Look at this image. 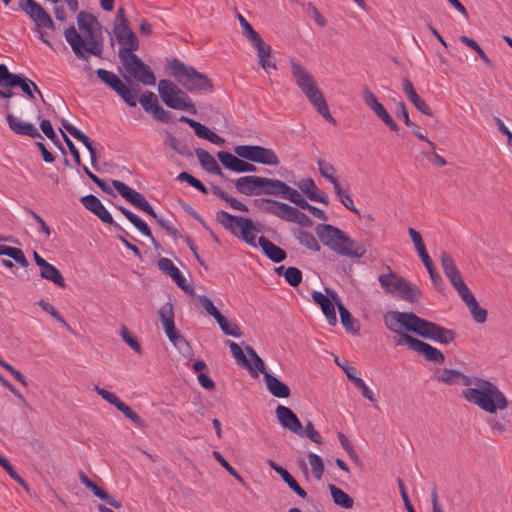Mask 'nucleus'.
Wrapping results in <instances>:
<instances>
[{"mask_svg": "<svg viewBox=\"0 0 512 512\" xmlns=\"http://www.w3.org/2000/svg\"><path fill=\"white\" fill-rule=\"evenodd\" d=\"M437 381L446 385H462V397L482 411L494 415L506 410L509 401L504 393L491 381L477 376H468L455 369L444 368L435 375Z\"/></svg>", "mask_w": 512, "mask_h": 512, "instance_id": "1", "label": "nucleus"}, {"mask_svg": "<svg viewBox=\"0 0 512 512\" xmlns=\"http://www.w3.org/2000/svg\"><path fill=\"white\" fill-rule=\"evenodd\" d=\"M77 24L79 29L84 32L85 38L77 32L74 26H70L64 31L65 39L76 57L86 62L89 61L88 54L100 58L103 52V36L97 18L88 12L80 11L77 15Z\"/></svg>", "mask_w": 512, "mask_h": 512, "instance_id": "2", "label": "nucleus"}, {"mask_svg": "<svg viewBox=\"0 0 512 512\" xmlns=\"http://www.w3.org/2000/svg\"><path fill=\"white\" fill-rule=\"evenodd\" d=\"M319 241L339 256H363L376 253L371 243L358 242L345 231L331 224H318L315 227Z\"/></svg>", "mask_w": 512, "mask_h": 512, "instance_id": "3", "label": "nucleus"}, {"mask_svg": "<svg viewBox=\"0 0 512 512\" xmlns=\"http://www.w3.org/2000/svg\"><path fill=\"white\" fill-rule=\"evenodd\" d=\"M289 64L296 85L308 101L326 121L336 124V119L331 115L324 94L318 87L312 74L294 58L289 59Z\"/></svg>", "mask_w": 512, "mask_h": 512, "instance_id": "4", "label": "nucleus"}, {"mask_svg": "<svg viewBox=\"0 0 512 512\" xmlns=\"http://www.w3.org/2000/svg\"><path fill=\"white\" fill-rule=\"evenodd\" d=\"M169 73L188 92H212L213 81L206 74L174 58L167 64Z\"/></svg>", "mask_w": 512, "mask_h": 512, "instance_id": "5", "label": "nucleus"}, {"mask_svg": "<svg viewBox=\"0 0 512 512\" xmlns=\"http://www.w3.org/2000/svg\"><path fill=\"white\" fill-rule=\"evenodd\" d=\"M255 205L263 212L274 215L287 222L297 223L302 227H311L313 221L305 213L286 203L273 199H256Z\"/></svg>", "mask_w": 512, "mask_h": 512, "instance_id": "6", "label": "nucleus"}, {"mask_svg": "<svg viewBox=\"0 0 512 512\" xmlns=\"http://www.w3.org/2000/svg\"><path fill=\"white\" fill-rule=\"evenodd\" d=\"M112 185L126 201L156 219L159 226L173 238L177 237L178 231L174 227L168 225L163 218H159L157 216L153 207L150 205L143 194L130 188L120 180H112Z\"/></svg>", "mask_w": 512, "mask_h": 512, "instance_id": "7", "label": "nucleus"}, {"mask_svg": "<svg viewBox=\"0 0 512 512\" xmlns=\"http://www.w3.org/2000/svg\"><path fill=\"white\" fill-rule=\"evenodd\" d=\"M381 287L388 293L401 298L404 301L414 303L421 296V290L414 284L410 283L403 277L397 276L395 273L381 274L378 277Z\"/></svg>", "mask_w": 512, "mask_h": 512, "instance_id": "8", "label": "nucleus"}, {"mask_svg": "<svg viewBox=\"0 0 512 512\" xmlns=\"http://www.w3.org/2000/svg\"><path fill=\"white\" fill-rule=\"evenodd\" d=\"M158 93L169 108L196 114L197 109L188 94L169 80H160Z\"/></svg>", "mask_w": 512, "mask_h": 512, "instance_id": "9", "label": "nucleus"}, {"mask_svg": "<svg viewBox=\"0 0 512 512\" xmlns=\"http://www.w3.org/2000/svg\"><path fill=\"white\" fill-rule=\"evenodd\" d=\"M119 59L125 70L122 76L128 84H131L132 80H135L144 85H155L156 77L153 71L135 53L127 54V56H123Z\"/></svg>", "mask_w": 512, "mask_h": 512, "instance_id": "10", "label": "nucleus"}, {"mask_svg": "<svg viewBox=\"0 0 512 512\" xmlns=\"http://www.w3.org/2000/svg\"><path fill=\"white\" fill-rule=\"evenodd\" d=\"M19 7L24 11L35 23L39 38L48 46L52 47L50 41L46 37L44 28L55 31L56 27L49 13L35 0H19Z\"/></svg>", "mask_w": 512, "mask_h": 512, "instance_id": "11", "label": "nucleus"}, {"mask_svg": "<svg viewBox=\"0 0 512 512\" xmlns=\"http://www.w3.org/2000/svg\"><path fill=\"white\" fill-rule=\"evenodd\" d=\"M385 327L402 338L407 332L415 333L420 317L413 312L388 311L383 316Z\"/></svg>", "mask_w": 512, "mask_h": 512, "instance_id": "12", "label": "nucleus"}, {"mask_svg": "<svg viewBox=\"0 0 512 512\" xmlns=\"http://www.w3.org/2000/svg\"><path fill=\"white\" fill-rule=\"evenodd\" d=\"M97 77L114 90L122 100L130 107L137 105L139 88L128 87L115 73L99 68L96 70Z\"/></svg>", "mask_w": 512, "mask_h": 512, "instance_id": "13", "label": "nucleus"}, {"mask_svg": "<svg viewBox=\"0 0 512 512\" xmlns=\"http://www.w3.org/2000/svg\"><path fill=\"white\" fill-rule=\"evenodd\" d=\"M415 334L445 345L452 343L457 336L454 330L447 329L423 318H420Z\"/></svg>", "mask_w": 512, "mask_h": 512, "instance_id": "14", "label": "nucleus"}, {"mask_svg": "<svg viewBox=\"0 0 512 512\" xmlns=\"http://www.w3.org/2000/svg\"><path fill=\"white\" fill-rule=\"evenodd\" d=\"M395 344H406L410 349L422 354L427 361L433 363L442 364L445 360L444 354L439 349L409 334H403L402 338L395 339Z\"/></svg>", "mask_w": 512, "mask_h": 512, "instance_id": "15", "label": "nucleus"}, {"mask_svg": "<svg viewBox=\"0 0 512 512\" xmlns=\"http://www.w3.org/2000/svg\"><path fill=\"white\" fill-rule=\"evenodd\" d=\"M113 32L121 45L118 51L119 58L134 54L139 49V41L128 24H114Z\"/></svg>", "mask_w": 512, "mask_h": 512, "instance_id": "16", "label": "nucleus"}, {"mask_svg": "<svg viewBox=\"0 0 512 512\" xmlns=\"http://www.w3.org/2000/svg\"><path fill=\"white\" fill-rule=\"evenodd\" d=\"M364 103L383 121V123L393 132L399 130L398 124L393 120L385 107L377 100L374 93L367 87L363 90Z\"/></svg>", "mask_w": 512, "mask_h": 512, "instance_id": "17", "label": "nucleus"}, {"mask_svg": "<svg viewBox=\"0 0 512 512\" xmlns=\"http://www.w3.org/2000/svg\"><path fill=\"white\" fill-rule=\"evenodd\" d=\"M139 102L142 105L143 109L146 112H151L153 117L162 123H169L173 121L171 117V113L165 110L158 102L157 96L151 92H144L140 98Z\"/></svg>", "mask_w": 512, "mask_h": 512, "instance_id": "18", "label": "nucleus"}, {"mask_svg": "<svg viewBox=\"0 0 512 512\" xmlns=\"http://www.w3.org/2000/svg\"><path fill=\"white\" fill-rule=\"evenodd\" d=\"M325 292L330 297H332V300L335 302L338 308L341 324L346 329V331L352 333L353 335L359 334L360 325L358 321L351 315V313L343 305L338 294L333 289L328 287L325 288Z\"/></svg>", "mask_w": 512, "mask_h": 512, "instance_id": "19", "label": "nucleus"}, {"mask_svg": "<svg viewBox=\"0 0 512 512\" xmlns=\"http://www.w3.org/2000/svg\"><path fill=\"white\" fill-rule=\"evenodd\" d=\"M275 413L282 427L298 436L304 435V429L299 418L289 407L278 405Z\"/></svg>", "mask_w": 512, "mask_h": 512, "instance_id": "20", "label": "nucleus"}, {"mask_svg": "<svg viewBox=\"0 0 512 512\" xmlns=\"http://www.w3.org/2000/svg\"><path fill=\"white\" fill-rule=\"evenodd\" d=\"M158 268L165 274L169 275L173 281L180 287L184 292L189 295H194L195 290L193 286L187 282L183 277L179 269L173 264L170 258H159Z\"/></svg>", "mask_w": 512, "mask_h": 512, "instance_id": "21", "label": "nucleus"}, {"mask_svg": "<svg viewBox=\"0 0 512 512\" xmlns=\"http://www.w3.org/2000/svg\"><path fill=\"white\" fill-rule=\"evenodd\" d=\"M80 201L87 210L95 214L103 223L114 225L115 228L122 230V228L114 222L112 215L96 196L89 194L83 196Z\"/></svg>", "mask_w": 512, "mask_h": 512, "instance_id": "22", "label": "nucleus"}, {"mask_svg": "<svg viewBox=\"0 0 512 512\" xmlns=\"http://www.w3.org/2000/svg\"><path fill=\"white\" fill-rule=\"evenodd\" d=\"M217 158L225 168L237 173L255 172L257 170L253 164L239 159L238 156L226 151H219Z\"/></svg>", "mask_w": 512, "mask_h": 512, "instance_id": "23", "label": "nucleus"}, {"mask_svg": "<svg viewBox=\"0 0 512 512\" xmlns=\"http://www.w3.org/2000/svg\"><path fill=\"white\" fill-rule=\"evenodd\" d=\"M159 319L163 325L164 332L171 342L181 335L174 322L173 304L171 302L163 305L158 311Z\"/></svg>", "mask_w": 512, "mask_h": 512, "instance_id": "24", "label": "nucleus"}, {"mask_svg": "<svg viewBox=\"0 0 512 512\" xmlns=\"http://www.w3.org/2000/svg\"><path fill=\"white\" fill-rule=\"evenodd\" d=\"M257 50L258 64L268 72L269 69L277 70L276 59L272 54V48L269 44L259 37L257 40L251 42Z\"/></svg>", "mask_w": 512, "mask_h": 512, "instance_id": "25", "label": "nucleus"}, {"mask_svg": "<svg viewBox=\"0 0 512 512\" xmlns=\"http://www.w3.org/2000/svg\"><path fill=\"white\" fill-rule=\"evenodd\" d=\"M80 482L89 489L94 496L98 497L99 499L105 501L110 506L114 507L115 509L122 508V503L115 499L113 496H111L106 490L99 487L95 482H93L82 470L78 473Z\"/></svg>", "mask_w": 512, "mask_h": 512, "instance_id": "26", "label": "nucleus"}, {"mask_svg": "<svg viewBox=\"0 0 512 512\" xmlns=\"http://www.w3.org/2000/svg\"><path fill=\"white\" fill-rule=\"evenodd\" d=\"M312 299L321 308L323 314L327 318L329 325L335 326L337 324V317L335 312L336 304L332 300V297L319 291H313Z\"/></svg>", "mask_w": 512, "mask_h": 512, "instance_id": "27", "label": "nucleus"}, {"mask_svg": "<svg viewBox=\"0 0 512 512\" xmlns=\"http://www.w3.org/2000/svg\"><path fill=\"white\" fill-rule=\"evenodd\" d=\"M297 186L309 200L329 205V197L327 193L324 191H319L312 178L300 179L297 183Z\"/></svg>", "mask_w": 512, "mask_h": 512, "instance_id": "28", "label": "nucleus"}, {"mask_svg": "<svg viewBox=\"0 0 512 512\" xmlns=\"http://www.w3.org/2000/svg\"><path fill=\"white\" fill-rule=\"evenodd\" d=\"M9 128L18 135H25L31 138H42L38 129L31 123L23 122L11 113L6 115Z\"/></svg>", "mask_w": 512, "mask_h": 512, "instance_id": "29", "label": "nucleus"}, {"mask_svg": "<svg viewBox=\"0 0 512 512\" xmlns=\"http://www.w3.org/2000/svg\"><path fill=\"white\" fill-rule=\"evenodd\" d=\"M62 126L78 141L82 142L83 145L88 149L90 158H91V164L92 166L98 170L97 166V150L93 146L92 140L84 134L82 131L77 129L75 126L67 122L65 119L62 120Z\"/></svg>", "mask_w": 512, "mask_h": 512, "instance_id": "30", "label": "nucleus"}, {"mask_svg": "<svg viewBox=\"0 0 512 512\" xmlns=\"http://www.w3.org/2000/svg\"><path fill=\"white\" fill-rule=\"evenodd\" d=\"M262 177L260 176H243L235 181V188L240 194L247 196H259L261 190Z\"/></svg>", "mask_w": 512, "mask_h": 512, "instance_id": "31", "label": "nucleus"}, {"mask_svg": "<svg viewBox=\"0 0 512 512\" xmlns=\"http://www.w3.org/2000/svg\"><path fill=\"white\" fill-rule=\"evenodd\" d=\"M402 89L407 98L413 105L423 114L432 116L431 108L426 102L417 94L412 82L408 78H404L402 81Z\"/></svg>", "mask_w": 512, "mask_h": 512, "instance_id": "32", "label": "nucleus"}, {"mask_svg": "<svg viewBox=\"0 0 512 512\" xmlns=\"http://www.w3.org/2000/svg\"><path fill=\"white\" fill-rule=\"evenodd\" d=\"M34 260L40 267V275L42 278L52 281L59 287H65L64 277L56 267L48 263L45 258H34Z\"/></svg>", "mask_w": 512, "mask_h": 512, "instance_id": "33", "label": "nucleus"}, {"mask_svg": "<svg viewBox=\"0 0 512 512\" xmlns=\"http://www.w3.org/2000/svg\"><path fill=\"white\" fill-rule=\"evenodd\" d=\"M265 383L268 391L277 398H288L290 388L271 373H265Z\"/></svg>", "mask_w": 512, "mask_h": 512, "instance_id": "34", "label": "nucleus"}, {"mask_svg": "<svg viewBox=\"0 0 512 512\" xmlns=\"http://www.w3.org/2000/svg\"><path fill=\"white\" fill-rule=\"evenodd\" d=\"M195 154L199 160L200 165L205 171L211 174L218 175L220 177H224L221 168L219 167L216 160L209 152L201 148H196Z\"/></svg>", "mask_w": 512, "mask_h": 512, "instance_id": "35", "label": "nucleus"}, {"mask_svg": "<svg viewBox=\"0 0 512 512\" xmlns=\"http://www.w3.org/2000/svg\"><path fill=\"white\" fill-rule=\"evenodd\" d=\"M487 424L494 432L506 433L512 428V413L506 411L499 416L489 417L487 418Z\"/></svg>", "mask_w": 512, "mask_h": 512, "instance_id": "36", "label": "nucleus"}, {"mask_svg": "<svg viewBox=\"0 0 512 512\" xmlns=\"http://www.w3.org/2000/svg\"><path fill=\"white\" fill-rule=\"evenodd\" d=\"M286 183L278 179L262 177L260 195H271L282 197Z\"/></svg>", "mask_w": 512, "mask_h": 512, "instance_id": "37", "label": "nucleus"}, {"mask_svg": "<svg viewBox=\"0 0 512 512\" xmlns=\"http://www.w3.org/2000/svg\"><path fill=\"white\" fill-rule=\"evenodd\" d=\"M255 157L254 162L263 164V165H270V166H276L279 164V158L277 154L274 152V150L265 148L262 146H256L255 151Z\"/></svg>", "mask_w": 512, "mask_h": 512, "instance_id": "38", "label": "nucleus"}, {"mask_svg": "<svg viewBox=\"0 0 512 512\" xmlns=\"http://www.w3.org/2000/svg\"><path fill=\"white\" fill-rule=\"evenodd\" d=\"M328 489L330 491L333 502L344 509H351L354 505L353 498L346 492L336 487L334 484H329Z\"/></svg>", "mask_w": 512, "mask_h": 512, "instance_id": "39", "label": "nucleus"}, {"mask_svg": "<svg viewBox=\"0 0 512 512\" xmlns=\"http://www.w3.org/2000/svg\"><path fill=\"white\" fill-rule=\"evenodd\" d=\"M165 143L176 153L184 157H192V151L188 144L176 138L172 133H165Z\"/></svg>", "mask_w": 512, "mask_h": 512, "instance_id": "40", "label": "nucleus"}, {"mask_svg": "<svg viewBox=\"0 0 512 512\" xmlns=\"http://www.w3.org/2000/svg\"><path fill=\"white\" fill-rule=\"evenodd\" d=\"M441 261L445 275L448 277L453 286L457 285L459 281L461 282L463 280L457 266L453 262V258H441Z\"/></svg>", "mask_w": 512, "mask_h": 512, "instance_id": "41", "label": "nucleus"}, {"mask_svg": "<svg viewBox=\"0 0 512 512\" xmlns=\"http://www.w3.org/2000/svg\"><path fill=\"white\" fill-rule=\"evenodd\" d=\"M212 193L214 195H216L217 197H219L220 199H222V200L226 201L227 203H229V205L233 209L241 211V212H247L248 211V208H247V206L245 204H243L242 202H240L236 198L229 196L219 186H216V185L212 186Z\"/></svg>", "mask_w": 512, "mask_h": 512, "instance_id": "42", "label": "nucleus"}, {"mask_svg": "<svg viewBox=\"0 0 512 512\" xmlns=\"http://www.w3.org/2000/svg\"><path fill=\"white\" fill-rule=\"evenodd\" d=\"M334 192L337 195L339 201L341 204L347 208L349 211L353 212L357 216H360L359 210L355 207L353 199L349 193V190H343L341 188V185L338 184L337 186H334Z\"/></svg>", "mask_w": 512, "mask_h": 512, "instance_id": "43", "label": "nucleus"}, {"mask_svg": "<svg viewBox=\"0 0 512 512\" xmlns=\"http://www.w3.org/2000/svg\"><path fill=\"white\" fill-rule=\"evenodd\" d=\"M317 165L320 175L328 180L333 185V187L340 184L338 179L335 177L336 170L331 163L322 159H318Z\"/></svg>", "mask_w": 512, "mask_h": 512, "instance_id": "44", "label": "nucleus"}, {"mask_svg": "<svg viewBox=\"0 0 512 512\" xmlns=\"http://www.w3.org/2000/svg\"><path fill=\"white\" fill-rule=\"evenodd\" d=\"M257 243V245L262 248L265 256H287L286 252L282 248L276 246L264 236H259Z\"/></svg>", "mask_w": 512, "mask_h": 512, "instance_id": "45", "label": "nucleus"}, {"mask_svg": "<svg viewBox=\"0 0 512 512\" xmlns=\"http://www.w3.org/2000/svg\"><path fill=\"white\" fill-rule=\"evenodd\" d=\"M296 239L300 245L306 247L310 251H319L320 249L317 239L310 232L299 230L296 233Z\"/></svg>", "mask_w": 512, "mask_h": 512, "instance_id": "46", "label": "nucleus"}, {"mask_svg": "<svg viewBox=\"0 0 512 512\" xmlns=\"http://www.w3.org/2000/svg\"><path fill=\"white\" fill-rule=\"evenodd\" d=\"M308 460L311 466L313 477L320 481L324 474V463L322 458L314 452H309Z\"/></svg>", "mask_w": 512, "mask_h": 512, "instance_id": "47", "label": "nucleus"}, {"mask_svg": "<svg viewBox=\"0 0 512 512\" xmlns=\"http://www.w3.org/2000/svg\"><path fill=\"white\" fill-rule=\"evenodd\" d=\"M279 476L282 480L287 484V486L295 492L300 498L306 499L307 492L298 484L295 478L288 472V470L284 469Z\"/></svg>", "mask_w": 512, "mask_h": 512, "instance_id": "48", "label": "nucleus"}, {"mask_svg": "<svg viewBox=\"0 0 512 512\" xmlns=\"http://www.w3.org/2000/svg\"><path fill=\"white\" fill-rule=\"evenodd\" d=\"M3 242L17 243V240L14 239L12 236H9V237L0 236V256H24V253L20 248L5 245Z\"/></svg>", "mask_w": 512, "mask_h": 512, "instance_id": "49", "label": "nucleus"}, {"mask_svg": "<svg viewBox=\"0 0 512 512\" xmlns=\"http://www.w3.org/2000/svg\"><path fill=\"white\" fill-rule=\"evenodd\" d=\"M17 87H19L22 90V92L25 95H27L28 98H30L32 100L36 99L34 92H37L40 95V97L42 98V101L45 103V100L43 98L41 91L39 90L38 86L31 79L23 76L20 81V84H18Z\"/></svg>", "mask_w": 512, "mask_h": 512, "instance_id": "50", "label": "nucleus"}, {"mask_svg": "<svg viewBox=\"0 0 512 512\" xmlns=\"http://www.w3.org/2000/svg\"><path fill=\"white\" fill-rule=\"evenodd\" d=\"M171 343L177 348L184 358L187 360H191L193 358V348L182 334L179 335L177 339L172 340Z\"/></svg>", "mask_w": 512, "mask_h": 512, "instance_id": "51", "label": "nucleus"}, {"mask_svg": "<svg viewBox=\"0 0 512 512\" xmlns=\"http://www.w3.org/2000/svg\"><path fill=\"white\" fill-rule=\"evenodd\" d=\"M224 334L230 335L236 338L241 337L242 332L238 325L230 323L225 316L222 314L215 320Z\"/></svg>", "mask_w": 512, "mask_h": 512, "instance_id": "52", "label": "nucleus"}, {"mask_svg": "<svg viewBox=\"0 0 512 512\" xmlns=\"http://www.w3.org/2000/svg\"><path fill=\"white\" fill-rule=\"evenodd\" d=\"M466 305L476 323L482 324L487 320V310L480 307L475 298L466 303Z\"/></svg>", "mask_w": 512, "mask_h": 512, "instance_id": "53", "label": "nucleus"}, {"mask_svg": "<svg viewBox=\"0 0 512 512\" xmlns=\"http://www.w3.org/2000/svg\"><path fill=\"white\" fill-rule=\"evenodd\" d=\"M125 417L130 419L134 424L141 428L147 427V422L144 421L136 412H134L127 404L120 402L116 407Z\"/></svg>", "mask_w": 512, "mask_h": 512, "instance_id": "54", "label": "nucleus"}, {"mask_svg": "<svg viewBox=\"0 0 512 512\" xmlns=\"http://www.w3.org/2000/svg\"><path fill=\"white\" fill-rule=\"evenodd\" d=\"M213 457L215 460L238 482L245 485L244 479L241 477V475L226 461V459L222 456V454L219 451L214 450L212 452Z\"/></svg>", "mask_w": 512, "mask_h": 512, "instance_id": "55", "label": "nucleus"}, {"mask_svg": "<svg viewBox=\"0 0 512 512\" xmlns=\"http://www.w3.org/2000/svg\"><path fill=\"white\" fill-rule=\"evenodd\" d=\"M337 436H338V439H339V442L342 446V448L346 451V453L349 455L350 459L356 463V464H359L360 463V458H359V455L358 453L356 452V450L354 449L353 445L351 444V442L349 441V439L345 436L344 433L342 432H338L337 433Z\"/></svg>", "mask_w": 512, "mask_h": 512, "instance_id": "56", "label": "nucleus"}, {"mask_svg": "<svg viewBox=\"0 0 512 512\" xmlns=\"http://www.w3.org/2000/svg\"><path fill=\"white\" fill-rule=\"evenodd\" d=\"M237 18L239 20V24L242 28L243 35L247 38V40L251 43L261 37L252 27V25L245 19L243 15L238 13Z\"/></svg>", "mask_w": 512, "mask_h": 512, "instance_id": "57", "label": "nucleus"}, {"mask_svg": "<svg viewBox=\"0 0 512 512\" xmlns=\"http://www.w3.org/2000/svg\"><path fill=\"white\" fill-rule=\"evenodd\" d=\"M120 335L123 339V341L129 345L136 353L139 355L142 354V347L139 343V341L134 337L131 332L128 330L126 326H122L120 330Z\"/></svg>", "mask_w": 512, "mask_h": 512, "instance_id": "58", "label": "nucleus"}, {"mask_svg": "<svg viewBox=\"0 0 512 512\" xmlns=\"http://www.w3.org/2000/svg\"><path fill=\"white\" fill-rule=\"evenodd\" d=\"M284 278L290 286L297 287L302 282V272L300 269L290 266L287 267Z\"/></svg>", "mask_w": 512, "mask_h": 512, "instance_id": "59", "label": "nucleus"}, {"mask_svg": "<svg viewBox=\"0 0 512 512\" xmlns=\"http://www.w3.org/2000/svg\"><path fill=\"white\" fill-rule=\"evenodd\" d=\"M257 145H238L234 148L235 154L247 161L254 162Z\"/></svg>", "mask_w": 512, "mask_h": 512, "instance_id": "60", "label": "nucleus"}, {"mask_svg": "<svg viewBox=\"0 0 512 512\" xmlns=\"http://www.w3.org/2000/svg\"><path fill=\"white\" fill-rule=\"evenodd\" d=\"M227 344L230 347L231 353L233 357L237 360V362L245 367H248L249 369H252V366L249 364V361L246 359L242 348L233 341L228 340Z\"/></svg>", "mask_w": 512, "mask_h": 512, "instance_id": "61", "label": "nucleus"}, {"mask_svg": "<svg viewBox=\"0 0 512 512\" xmlns=\"http://www.w3.org/2000/svg\"><path fill=\"white\" fill-rule=\"evenodd\" d=\"M409 235L413 241L418 256H429L423 242L421 234L413 228H409Z\"/></svg>", "mask_w": 512, "mask_h": 512, "instance_id": "62", "label": "nucleus"}, {"mask_svg": "<svg viewBox=\"0 0 512 512\" xmlns=\"http://www.w3.org/2000/svg\"><path fill=\"white\" fill-rule=\"evenodd\" d=\"M38 305L48 314H50L56 321L62 323L66 328L70 329L62 315L55 309L53 305L45 300H40Z\"/></svg>", "mask_w": 512, "mask_h": 512, "instance_id": "63", "label": "nucleus"}, {"mask_svg": "<svg viewBox=\"0 0 512 512\" xmlns=\"http://www.w3.org/2000/svg\"><path fill=\"white\" fill-rule=\"evenodd\" d=\"M216 218L227 229L233 226V222H236L238 220L246 221L244 217L234 216L226 211L217 212Z\"/></svg>", "mask_w": 512, "mask_h": 512, "instance_id": "64", "label": "nucleus"}]
</instances>
